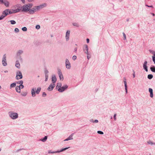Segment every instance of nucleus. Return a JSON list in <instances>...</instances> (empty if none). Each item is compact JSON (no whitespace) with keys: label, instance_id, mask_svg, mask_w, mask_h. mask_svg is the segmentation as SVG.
I'll return each instance as SVG.
<instances>
[{"label":"nucleus","instance_id":"nucleus-1","mask_svg":"<svg viewBox=\"0 0 155 155\" xmlns=\"http://www.w3.org/2000/svg\"><path fill=\"white\" fill-rule=\"evenodd\" d=\"M41 90V88L40 87L37 88V89L36 87L33 88L31 90V94L32 96L34 97L36 96V94H38Z\"/></svg>","mask_w":155,"mask_h":155},{"label":"nucleus","instance_id":"nucleus-2","mask_svg":"<svg viewBox=\"0 0 155 155\" xmlns=\"http://www.w3.org/2000/svg\"><path fill=\"white\" fill-rule=\"evenodd\" d=\"M10 117L13 120L15 119L18 117V114L15 112L13 111H11L8 113Z\"/></svg>","mask_w":155,"mask_h":155},{"label":"nucleus","instance_id":"nucleus-3","mask_svg":"<svg viewBox=\"0 0 155 155\" xmlns=\"http://www.w3.org/2000/svg\"><path fill=\"white\" fill-rule=\"evenodd\" d=\"M68 87V85L67 84H65L62 87L61 86L60 88H59L58 91L60 92H62L66 90Z\"/></svg>","mask_w":155,"mask_h":155},{"label":"nucleus","instance_id":"nucleus-4","mask_svg":"<svg viewBox=\"0 0 155 155\" xmlns=\"http://www.w3.org/2000/svg\"><path fill=\"white\" fill-rule=\"evenodd\" d=\"M29 6L26 5H24L21 7V11L22 12H27L29 10V8H28Z\"/></svg>","mask_w":155,"mask_h":155},{"label":"nucleus","instance_id":"nucleus-5","mask_svg":"<svg viewBox=\"0 0 155 155\" xmlns=\"http://www.w3.org/2000/svg\"><path fill=\"white\" fill-rule=\"evenodd\" d=\"M23 77L21 72L19 71H18L16 73V79L17 80L21 79Z\"/></svg>","mask_w":155,"mask_h":155},{"label":"nucleus","instance_id":"nucleus-6","mask_svg":"<svg viewBox=\"0 0 155 155\" xmlns=\"http://www.w3.org/2000/svg\"><path fill=\"white\" fill-rule=\"evenodd\" d=\"M2 64L4 66H6L7 65L6 60V55L5 54L3 56L2 60Z\"/></svg>","mask_w":155,"mask_h":155},{"label":"nucleus","instance_id":"nucleus-7","mask_svg":"<svg viewBox=\"0 0 155 155\" xmlns=\"http://www.w3.org/2000/svg\"><path fill=\"white\" fill-rule=\"evenodd\" d=\"M47 6V4L45 3H43L37 6V7L38 11L42 9L43 8L46 7Z\"/></svg>","mask_w":155,"mask_h":155},{"label":"nucleus","instance_id":"nucleus-8","mask_svg":"<svg viewBox=\"0 0 155 155\" xmlns=\"http://www.w3.org/2000/svg\"><path fill=\"white\" fill-rule=\"evenodd\" d=\"M23 51L22 50H19L16 53V55L17 57H19V59L20 61H22V59L21 57L20 56V55L22 54Z\"/></svg>","mask_w":155,"mask_h":155},{"label":"nucleus","instance_id":"nucleus-9","mask_svg":"<svg viewBox=\"0 0 155 155\" xmlns=\"http://www.w3.org/2000/svg\"><path fill=\"white\" fill-rule=\"evenodd\" d=\"M65 65L66 68L68 69H70L71 68V65L70 62H69L68 60L67 59H66L65 61Z\"/></svg>","mask_w":155,"mask_h":155},{"label":"nucleus","instance_id":"nucleus-10","mask_svg":"<svg viewBox=\"0 0 155 155\" xmlns=\"http://www.w3.org/2000/svg\"><path fill=\"white\" fill-rule=\"evenodd\" d=\"M55 86V84H51L47 88L48 90L49 91H52Z\"/></svg>","mask_w":155,"mask_h":155},{"label":"nucleus","instance_id":"nucleus-11","mask_svg":"<svg viewBox=\"0 0 155 155\" xmlns=\"http://www.w3.org/2000/svg\"><path fill=\"white\" fill-rule=\"evenodd\" d=\"M70 31L69 30H68L66 32L65 35V39L66 41H68L69 39V36Z\"/></svg>","mask_w":155,"mask_h":155},{"label":"nucleus","instance_id":"nucleus-12","mask_svg":"<svg viewBox=\"0 0 155 155\" xmlns=\"http://www.w3.org/2000/svg\"><path fill=\"white\" fill-rule=\"evenodd\" d=\"M58 74L60 80H61L62 79L63 80V77L61 71L60 69H58Z\"/></svg>","mask_w":155,"mask_h":155},{"label":"nucleus","instance_id":"nucleus-13","mask_svg":"<svg viewBox=\"0 0 155 155\" xmlns=\"http://www.w3.org/2000/svg\"><path fill=\"white\" fill-rule=\"evenodd\" d=\"M124 84L126 94L127 93V85L126 81V79L125 78H124Z\"/></svg>","mask_w":155,"mask_h":155},{"label":"nucleus","instance_id":"nucleus-14","mask_svg":"<svg viewBox=\"0 0 155 155\" xmlns=\"http://www.w3.org/2000/svg\"><path fill=\"white\" fill-rule=\"evenodd\" d=\"M147 61H146L144 62L143 65V69L147 72L148 71L147 67Z\"/></svg>","mask_w":155,"mask_h":155},{"label":"nucleus","instance_id":"nucleus-15","mask_svg":"<svg viewBox=\"0 0 155 155\" xmlns=\"http://www.w3.org/2000/svg\"><path fill=\"white\" fill-rule=\"evenodd\" d=\"M57 80L56 76L55 75H53L52 76V84H54L56 82Z\"/></svg>","mask_w":155,"mask_h":155},{"label":"nucleus","instance_id":"nucleus-16","mask_svg":"<svg viewBox=\"0 0 155 155\" xmlns=\"http://www.w3.org/2000/svg\"><path fill=\"white\" fill-rule=\"evenodd\" d=\"M74 134V133L72 134L71 135H70L68 138H67L66 139L64 140V141H68L70 140H72L73 139V136Z\"/></svg>","mask_w":155,"mask_h":155},{"label":"nucleus","instance_id":"nucleus-17","mask_svg":"<svg viewBox=\"0 0 155 155\" xmlns=\"http://www.w3.org/2000/svg\"><path fill=\"white\" fill-rule=\"evenodd\" d=\"M70 147H66V148H63L60 150H58L57 151H56V152H57V153H60V152H61L63 151H64L67 150V149L70 148Z\"/></svg>","mask_w":155,"mask_h":155},{"label":"nucleus","instance_id":"nucleus-18","mask_svg":"<svg viewBox=\"0 0 155 155\" xmlns=\"http://www.w3.org/2000/svg\"><path fill=\"white\" fill-rule=\"evenodd\" d=\"M149 91L150 93V96L152 98L153 97V90L151 88H149Z\"/></svg>","mask_w":155,"mask_h":155},{"label":"nucleus","instance_id":"nucleus-19","mask_svg":"<svg viewBox=\"0 0 155 155\" xmlns=\"http://www.w3.org/2000/svg\"><path fill=\"white\" fill-rule=\"evenodd\" d=\"M21 11V9L19 8H18L16 9H12V11L13 13H16L20 12Z\"/></svg>","mask_w":155,"mask_h":155},{"label":"nucleus","instance_id":"nucleus-20","mask_svg":"<svg viewBox=\"0 0 155 155\" xmlns=\"http://www.w3.org/2000/svg\"><path fill=\"white\" fill-rule=\"evenodd\" d=\"M150 70L153 72L155 73V66L154 65H151L150 67Z\"/></svg>","mask_w":155,"mask_h":155},{"label":"nucleus","instance_id":"nucleus-21","mask_svg":"<svg viewBox=\"0 0 155 155\" xmlns=\"http://www.w3.org/2000/svg\"><path fill=\"white\" fill-rule=\"evenodd\" d=\"M15 90L18 93L21 92V89H20V87H19L18 86H17L16 87Z\"/></svg>","mask_w":155,"mask_h":155},{"label":"nucleus","instance_id":"nucleus-22","mask_svg":"<svg viewBox=\"0 0 155 155\" xmlns=\"http://www.w3.org/2000/svg\"><path fill=\"white\" fill-rule=\"evenodd\" d=\"M4 5L6 6V7H8L9 5V2H8L5 0L4 1L3 3Z\"/></svg>","mask_w":155,"mask_h":155},{"label":"nucleus","instance_id":"nucleus-23","mask_svg":"<svg viewBox=\"0 0 155 155\" xmlns=\"http://www.w3.org/2000/svg\"><path fill=\"white\" fill-rule=\"evenodd\" d=\"M48 137L47 136H45L43 138L40 139V140L41 141L43 142H45L47 139Z\"/></svg>","mask_w":155,"mask_h":155},{"label":"nucleus","instance_id":"nucleus-24","mask_svg":"<svg viewBox=\"0 0 155 155\" xmlns=\"http://www.w3.org/2000/svg\"><path fill=\"white\" fill-rule=\"evenodd\" d=\"M62 84L61 83H58L57 84V85L56 87V89L58 90L59 88H60L61 87Z\"/></svg>","mask_w":155,"mask_h":155},{"label":"nucleus","instance_id":"nucleus-25","mask_svg":"<svg viewBox=\"0 0 155 155\" xmlns=\"http://www.w3.org/2000/svg\"><path fill=\"white\" fill-rule=\"evenodd\" d=\"M8 9H6L4 10L2 12L5 14V15L6 16H7L8 15Z\"/></svg>","mask_w":155,"mask_h":155},{"label":"nucleus","instance_id":"nucleus-26","mask_svg":"<svg viewBox=\"0 0 155 155\" xmlns=\"http://www.w3.org/2000/svg\"><path fill=\"white\" fill-rule=\"evenodd\" d=\"M16 84L15 83H12V84H11V85H10V88H11L12 87H15L16 86Z\"/></svg>","mask_w":155,"mask_h":155},{"label":"nucleus","instance_id":"nucleus-27","mask_svg":"<svg viewBox=\"0 0 155 155\" xmlns=\"http://www.w3.org/2000/svg\"><path fill=\"white\" fill-rule=\"evenodd\" d=\"M28 11L29 13L30 14H33L34 13V11L32 9H29Z\"/></svg>","mask_w":155,"mask_h":155},{"label":"nucleus","instance_id":"nucleus-28","mask_svg":"<svg viewBox=\"0 0 155 155\" xmlns=\"http://www.w3.org/2000/svg\"><path fill=\"white\" fill-rule=\"evenodd\" d=\"M85 48H84L85 50V51H87H87H88V46L87 45H84Z\"/></svg>","mask_w":155,"mask_h":155},{"label":"nucleus","instance_id":"nucleus-29","mask_svg":"<svg viewBox=\"0 0 155 155\" xmlns=\"http://www.w3.org/2000/svg\"><path fill=\"white\" fill-rule=\"evenodd\" d=\"M32 10H33L34 12V13L35 12H36L37 11H38V9L37 7V6H35L33 7L32 8Z\"/></svg>","mask_w":155,"mask_h":155},{"label":"nucleus","instance_id":"nucleus-30","mask_svg":"<svg viewBox=\"0 0 155 155\" xmlns=\"http://www.w3.org/2000/svg\"><path fill=\"white\" fill-rule=\"evenodd\" d=\"M153 78V75L152 74H148L147 76V78L149 79H151Z\"/></svg>","mask_w":155,"mask_h":155},{"label":"nucleus","instance_id":"nucleus-31","mask_svg":"<svg viewBox=\"0 0 155 155\" xmlns=\"http://www.w3.org/2000/svg\"><path fill=\"white\" fill-rule=\"evenodd\" d=\"M149 51L151 53L153 54V56H155V52L154 51L150 50H149Z\"/></svg>","mask_w":155,"mask_h":155},{"label":"nucleus","instance_id":"nucleus-32","mask_svg":"<svg viewBox=\"0 0 155 155\" xmlns=\"http://www.w3.org/2000/svg\"><path fill=\"white\" fill-rule=\"evenodd\" d=\"M147 143L148 144H151V145H155V143L153 142L150 141H149L147 142Z\"/></svg>","mask_w":155,"mask_h":155},{"label":"nucleus","instance_id":"nucleus-33","mask_svg":"<svg viewBox=\"0 0 155 155\" xmlns=\"http://www.w3.org/2000/svg\"><path fill=\"white\" fill-rule=\"evenodd\" d=\"M9 21L11 22V23L12 25H14L16 24V21L13 20L10 21Z\"/></svg>","mask_w":155,"mask_h":155},{"label":"nucleus","instance_id":"nucleus-34","mask_svg":"<svg viewBox=\"0 0 155 155\" xmlns=\"http://www.w3.org/2000/svg\"><path fill=\"white\" fill-rule=\"evenodd\" d=\"M27 5L29 6L28 7L29 8V9H31L33 6V4L32 3H29L27 4Z\"/></svg>","mask_w":155,"mask_h":155},{"label":"nucleus","instance_id":"nucleus-35","mask_svg":"<svg viewBox=\"0 0 155 155\" xmlns=\"http://www.w3.org/2000/svg\"><path fill=\"white\" fill-rule=\"evenodd\" d=\"M27 94V92H23L21 94V95L23 96H25Z\"/></svg>","mask_w":155,"mask_h":155},{"label":"nucleus","instance_id":"nucleus-36","mask_svg":"<svg viewBox=\"0 0 155 155\" xmlns=\"http://www.w3.org/2000/svg\"><path fill=\"white\" fill-rule=\"evenodd\" d=\"M57 153L56 151H51V150H49L48 151V153Z\"/></svg>","mask_w":155,"mask_h":155},{"label":"nucleus","instance_id":"nucleus-37","mask_svg":"<svg viewBox=\"0 0 155 155\" xmlns=\"http://www.w3.org/2000/svg\"><path fill=\"white\" fill-rule=\"evenodd\" d=\"M22 30L24 31H27V28L25 27H23L22 28Z\"/></svg>","mask_w":155,"mask_h":155},{"label":"nucleus","instance_id":"nucleus-38","mask_svg":"<svg viewBox=\"0 0 155 155\" xmlns=\"http://www.w3.org/2000/svg\"><path fill=\"white\" fill-rule=\"evenodd\" d=\"M73 25L75 26H76L77 27H79V25L78 23H73Z\"/></svg>","mask_w":155,"mask_h":155},{"label":"nucleus","instance_id":"nucleus-39","mask_svg":"<svg viewBox=\"0 0 155 155\" xmlns=\"http://www.w3.org/2000/svg\"><path fill=\"white\" fill-rule=\"evenodd\" d=\"M23 81L22 80L19 81H18L17 82V84H20V85L23 84Z\"/></svg>","mask_w":155,"mask_h":155},{"label":"nucleus","instance_id":"nucleus-40","mask_svg":"<svg viewBox=\"0 0 155 155\" xmlns=\"http://www.w3.org/2000/svg\"><path fill=\"white\" fill-rule=\"evenodd\" d=\"M8 9V14H11L13 13L12 10H9Z\"/></svg>","mask_w":155,"mask_h":155},{"label":"nucleus","instance_id":"nucleus-41","mask_svg":"<svg viewBox=\"0 0 155 155\" xmlns=\"http://www.w3.org/2000/svg\"><path fill=\"white\" fill-rule=\"evenodd\" d=\"M15 66L16 68H20V64H15Z\"/></svg>","mask_w":155,"mask_h":155},{"label":"nucleus","instance_id":"nucleus-42","mask_svg":"<svg viewBox=\"0 0 155 155\" xmlns=\"http://www.w3.org/2000/svg\"><path fill=\"white\" fill-rule=\"evenodd\" d=\"M97 133L98 134H104V133L103 132L101 131H97Z\"/></svg>","mask_w":155,"mask_h":155},{"label":"nucleus","instance_id":"nucleus-43","mask_svg":"<svg viewBox=\"0 0 155 155\" xmlns=\"http://www.w3.org/2000/svg\"><path fill=\"white\" fill-rule=\"evenodd\" d=\"M15 31L16 33H18L19 32V30L17 28H15Z\"/></svg>","mask_w":155,"mask_h":155},{"label":"nucleus","instance_id":"nucleus-44","mask_svg":"<svg viewBox=\"0 0 155 155\" xmlns=\"http://www.w3.org/2000/svg\"><path fill=\"white\" fill-rule=\"evenodd\" d=\"M35 28H36V29H39L40 28V26L39 25H37L36 26Z\"/></svg>","mask_w":155,"mask_h":155},{"label":"nucleus","instance_id":"nucleus-45","mask_svg":"<svg viewBox=\"0 0 155 155\" xmlns=\"http://www.w3.org/2000/svg\"><path fill=\"white\" fill-rule=\"evenodd\" d=\"M19 87H20V89H21V88L22 89L24 88V86L23 84H20L19 86H18Z\"/></svg>","mask_w":155,"mask_h":155},{"label":"nucleus","instance_id":"nucleus-46","mask_svg":"<svg viewBox=\"0 0 155 155\" xmlns=\"http://www.w3.org/2000/svg\"><path fill=\"white\" fill-rule=\"evenodd\" d=\"M45 74H48V71L46 69H45Z\"/></svg>","mask_w":155,"mask_h":155},{"label":"nucleus","instance_id":"nucleus-47","mask_svg":"<svg viewBox=\"0 0 155 155\" xmlns=\"http://www.w3.org/2000/svg\"><path fill=\"white\" fill-rule=\"evenodd\" d=\"M46 96V94L45 92H43L42 93V96L43 97H45Z\"/></svg>","mask_w":155,"mask_h":155},{"label":"nucleus","instance_id":"nucleus-48","mask_svg":"<svg viewBox=\"0 0 155 155\" xmlns=\"http://www.w3.org/2000/svg\"><path fill=\"white\" fill-rule=\"evenodd\" d=\"M72 59L74 60H75L77 59V56L75 55H74L73 56Z\"/></svg>","mask_w":155,"mask_h":155},{"label":"nucleus","instance_id":"nucleus-49","mask_svg":"<svg viewBox=\"0 0 155 155\" xmlns=\"http://www.w3.org/2000/svg\"><path fill=\"white\" fill-rule=\"evenodd\" d=\"M117 115V114H114V120H116V116Z\"/></svg>","mask_w":155,"mask_h":155},{"label":"nucleus","instance_id":"nucleus-50","mask_svg":"<svg viewBox=\"0 0 155 155\" xmlns=\"http://www.w3.org/2000/svg\"><path fill=\"white\" fill-rule=\"evenodd\" d=\"M152 60L155 64V56H152Z\"/></svg>","mask_w":155,"mask_h":155},{"label":"nucleus","instance_id":"nucleus-51","mask_svg":"<svg viewBox=\"0 0 155 155\" xmlns=\"http://www.w3.org/2000/svg\"><path fill=\"white\" fill-rule=\"evenodd\" d=\"M4 16H3L2 15L0 16V20H2L4 18Z\"/></svg>","mask_w":155,"mask_h":155},{"label":"nucleus","instance_id":"nucleus-52","mask_svg":"<svg viewBox=\"0 0 155 155\" xmlns=\"http://www.w3.org/2000/svg\"><path fill=\"white\" fill-rule=\"evenodd\" d=\"M83 50H84V52L87 54V55H90L89 54L88 51H87H87H85V50L84 49H83Z\"/></svg>","mask_w":155,"mask_h":155},{"label":"nucleus","instance_id":"nucleus-53","mask_svg":"<svg viewBox=\"0 0 155 155\" xmlns=\"http://www.w3.org/2000/svg\"><path fill=\"white\" fill-rule=\"evenodd\" d=\"M145 6L148 7L153 8V6L152 5H146Z\"/></svg>","mask_w":155,"mask_h":155},{"label":"nucleus","instance_id":"nucleus-54","mask_svg":"<svg viewBox=\"0 0 155 155\" xmlns=\"http://www.w3.org/2000/svg\"><path fill=\"white\" fill-rule=\"evenodd\" d=\"M123 36H124V39L125 40L126 39V35L124 33H123Z\"/></svg>","mask_w":155,"mask_h":155},{"label":"nucleus","instance_id":"nucleus-55","mask_svg":"<svg viewBox=\"0 0 155 155\" xmlns=\"http://www.w3.org/2000/svg\"><path fill=\"white\" fill-rule=\"evenodd\" d=\"M3 0H0V4H2L4 2Z\"/></svg>","mask_w":155,"mask_h":155},{"label":"nucleus","instance_id":"nucleus-56","mask_svg":"<svg viewBox=\"0 0 155 155\" xmlns=\"http://www.w3.org/2000/svg\"><path fill=\"white\" fill-rule=\"evenodd\" d=\"M98 121L97 120H95L94 121H93V123H98Z\"/></svg>","mask_w":155,"mask_h":155},{"label":"nucleus","instance_id":"nucleus-57","mask_svg":"<svg viewBox=\"0 0 155 155\" xmlns=\"http://www.w3.org/2000/svg\"><path fill=\"white\" fill-rule=\"evenodd\" d=\"M87 58L88 60H89L91 58L90 55H88L87 56Z\"/></svg>","mask_w":155,"mask_h":155},{"label":"nucleus","instance_id":"nucleus-58","mask_svg":"<svg viewBox=\"0 0 155 155\" xmlns=\"http://www.w3.org/2000/svg\"><path fill=\"white\" fill-rule=\"evenodd\" d=\"M86 41L87 43H88L89 42V39L88 38L86 39Z\"/></svg>","mask_w":155,"mask_h":155},{"label":"nucleus","instance_id":"nucleus-59","mask_svg":"<svg viewBox=\"0 0 155 155\" xmlns=\"http://www.w3.org/2000/svg\"><path fill=\"white\" fill-rule=\"evenodd\" d=\"M15 64H20L19 62V61L18 60H17L16 61Z\"/></svg>","mask_w":155,"mask_h":155},{"label":"nucleus","instance_id":"nucleus-60","mask_svg":"<svg viewBox=\"0 0 155 155\" xmlns=\"http://www.w3.org/2000/svg\"><path fill=\"white\" fill-rule=\"evenodd\" d=\"M48 74H45V78H48Z\"/></svg>","mask_w":155,"mask_h":155},{"label":"nucleus","instance_id":"nucleus-61","mask_svg":"<svg viewBox=\"0 0 155 155\" xmlns=\"http://www.w3.org/2000/svg\"><path fill=\"white\" fill-rule=\"evenodd\" d=\"M2 15H3V16H4V18H5V17L6 16L5 15V14H4L3 12H2Z\"/></svg>","mask_w":155,"mask_h":155},{"label":"nucleus","instance_id":"nucleus-62","mask_svg":"<svg viewBox=\"0 0 155 155\" xmlns=\"http://www.w3.org/2000/svg\"><path fill=\"white\" fill-rule=\"evenodd\" d=\"M77 51V48H75L74 51V52H76Z\"/></svg>","mask_w":155,"mask_h":155},{"label":"nucleus","instance_id":"nucleus-63","mask_svg":"<svg viewBox=\"0 0 155 155\" xmlns=\"http://www.w3.org/2000/svg\"><path fill=\"white\" fill-rule=\"evenodd\" d=\"M23 3H24L25 2V0H21Z\"/></svg>","mask_w":155,"mask_h":155},{"label":"nucleus","instance_id":"nucleus-64","mask_svg":"<svg viewBox=\"0 0 155 155\" xmlns=\"http://www.w3.org/2000/svg\"><path fill=\"white\" fill-rule=\"evenodd\" d=\"M22 149H20L18 150H17V152H18V151H20V150H22Z\"/></svg>","mask_w":155,"mask_h":155}]
</instances>
